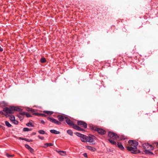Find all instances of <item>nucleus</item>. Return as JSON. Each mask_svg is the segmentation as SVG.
Segmentation results:
<instances>
[{"instance_id": "nucleus-1", "label": "nucleus", "mask_w": 158, "mask_h": 158, "mask_svg": "<svg viewBox=\"0 0 158 158\" xmlns=\"http://www.w3.org/2000/svg\"><path fill=\"white\" fill-rule=\"evenodd\" d=\"M128 143L129 146L127 147V149L131 151L133 153H136L138 143L135 141L130 140L128 141Z\"/></svg>"}, {"instance_id": "nucleus-2", "label": "nucleus", "mask_w": 158, "mask_h": 158, "mask_svg": "<svg viewBox=\"0 0 158 158\" xmlns=\"http://www.w3.org/2000/svg\"><path fill=\"white\" fill-rule=\"evenodd\" d=\"M66 118V117L62 115H58L57 116V118L59 121L54 118L49 117H47V119L52 123L57 125H60L61 124V123L60 122H62L64 119H65Z\"/></svg>"}, {"instance_id": "nucleus-3", "label": "nucleus", "mask_w": 158, "mask_h": 158, "mask_svg": "<svg viewBox=\"0 0 158 158\" xmlns=\"http://www.w3.org/2000/svg\"><path fill=\"white\" fill-rule=\"evenodd\" d=\"M22 110V109L17 106H11L9 108L5 107L3 109V111L7 114H13L14 111H20Z\"/></svg>"}, {"instance_id": "nucleus-4", "label": "nucleus", "mask_w": 158, "mask_h": 158, "mask_svg": "<svg viewBox=\"0 0 158 158\" xmlns=\"http://www.w3.org/2000/svg\"><path fill=\"white\" fill-rule=\"evenodd\" d=\"M65 119L66 123L70 126H73V128L79 131H85L84 129L81 128L77 125L75 124L73 121L67 117H66Z\"/></svg>"}, {"instance_id": "nucleus-5", "label": "nucleus", "mask_w": 158, "mask_h": 158, "mask_svg": "<svg viewBox=\"0 0 158 158\" xmlns=\"http://www.w3.org/2000/svg\"><path fill=\"white\" fill-rule=\"evenodd\" d=\"M96 138V137L95 136L90 135L87 136V142L91 144H94L95 143L94 142Z\"/></svg>"}, {"instance_id": "nucleus-6", "label": "nucleus", "mask_w": 158, "mask_h": 158, "mask_svg": "<svg viewBox=\"0 0 158 158\" xmlns=\"http://www.w3.org/2000/svg\"><path fill=\"white\" fill-rule=\"evenodd\" d=\"M108 135L110 138L113 139H117L119 137V136L116 134L112 132H109L108 133Z\"/></svg>"}, {"instance_id": "nucleus-7", "label": "nucleus", "mask_w": 158, "mask_h": 158, "mask_svg": "<svg viewBox=\"0 0 158 158\" xmlns=\"http://www.w3.org/2000/svg\"><path fill=\"white\" fill-rule=\"evenodd\" d=\"M143 147L144 149H149L150 148V150H153L154 148L151 145H150L149 143H145L143 144Z\"/></svg>"}, {"instance_id": "nucleus-8", "label": "nucleus", "mask_w": 158, "mask_h": 158, "mask_svg": "<svg viewBox=\"0 0 158 158\" xmlns=\"http://www.w3.org/2000/svg\"><path fill=\"white\" fill-rule=\"evenodd\" d=\"M77 124L78 125L83 127L85 128L87 127V123L83 121H78L77 122Z\"/></svg>"}, {"instance_id": "nucleus-9", "label": "nucleus", "mask_w": 158, "mask_h": 158, "mask_svg": "<svg viewBox=\"0 0 158 158\" xmlns=\"http://www.w3.org/2000/svg\"><path fill=\"white\" fill-rule=\"evenodd\" d=\"M97 131L101 135H103L106 133V131L103 129L98 128Z\"/></svg>"}, {"instance_id": "nucleus-10", "label": "nucleus", "mask_w": 158, "mask_h": 158, "mask_svg": "<svg viewBox=\"0 0 158 158\" xmlns=\"http://www.w3.org/2000/svg\"><path fill=\"white\" fill-rule=\"evenodd\" d=\"M123 60V57L121 56L120 55L117 56V58H116L114 59V61L115 62H121Z\"/></svg>"}, {"instance_id": "nucleus-11", "label": "nucleus", "mask_w": 158, "mask_h": 158, "mask_svg": "<svg viewBox=\"0 0 158 158\" xmlns=\"http://www.w3.org/2000/svg\"><path fill=\"white\" fill-rule=\"evenodd\" d=\"M24 113V112H20L19 114L17 115L20 120H22L23 119Z\"/></svg>"}, {"instance_id": "nucleus-12", "label": "nucleus", "mask_w": 158, "mask_h": 158, "mask_svg": "<svg viewBox=\"0 0 158 158\" xmlns=\"http://www.w3.org/2000/svg\"><path fill=\"white\" fill-rule=\"evenodd\" d=\"M25 147L30 152L32 153H33L34 152V150L33 149H32L31 147H30L28 144H26L25 145Z\"/></svg>"}, {"instance_id": "nucleus-13", "label": "nucleus", "mask_w": 158, "mask_h": 158, "mask_svg": "<svg viewBox=\"0 0 158 158\" xmlns=\"http://www.w3.org/2000/svg\"><path fill=\"white\" fill-rule=\"evenodd\" d=\"M90 129L92 130L97 131L98 128V127L95 126L93 125H89Z\"/></svg>"}, {"instance_id": "nucleus-14", "label": "nucleus", "mask_w": 158, "mask_h": 158, "mask_svg": "<svg viewBox=\"0 0 158 158\" xmlns=\"http://www.w3.org/2000/svg\"><path fill=\"white\" fill-rule=\"evenodd\" d=\"M87 136L83 135L82 137L81 138V140L82 141L84 142H87Z\"/></svg>"}, {"instance_id": "nucleus-15", "label": "nucleus", "mask_w": 158, "mask_h": 158, "mask_svg": "<svg viewBox=\"0 0 158 158\" xmlns=\"http://www.w3.org/2000/svg\"><path fill=\"white\" fill-rule=\"evenodd\" d=\"M117 146L121 150H123L124 149V148L122 145V143L120 142H118Z\"/></svg>"}, {"instance_id": "nucleus-16", "label": "nucleus", "mask_w": 158, "mask_h": 158, "mask_svg": "<svg viewBox=\"0 0 158 158\" xmlns=\"http://www.w3.org/2000/svg\"><path fill=\"white\" fill-rule=\"evenodd\" d=\"M50 131L51 133L54 134H58L60 133V131H57L54 129L51 130H50Z\"/></svg>"}, {"instance_id": "nucleus-17", "label": "nucleus", "mask_w": 158, "mask_h": 158, "mask_svg": "<svg viewBox=\"0 0 158 158\" xmlns=\"http://www.w3.org/2000/svg\"><path fill=\"white\" fill-rule=\"evenodd\" d=\"M151 150H150V148H149L148 149H146L144 150V152L146 154H151L152 155H153V154L152 152H150Z\"/></svg>"}, {"instance_id": "nucleus-18", "label": "nucleus", "mask_w": 158, "mask_h": 158, "mask_svg": "<svg viewBox=\"0 0 158 158\" xmlns=\"http://www.w3.org/2000/svg\"><path fill=\"white\" fill-rule=\"evenodd\" d=\"M87 149L90 150L93 152H95L96 151V149L90 146H87L86 147Z\"/></svg>"}, {"instance_id": "nucleus-19", "label": "nucleus", "mask_w": 158, "mask_h": 158, "mask_svg": "<svg viewBox=\"0 0 158 158\" xmlns=\"http://www.w3.org/2000/svg\"><path fill=\"white\" fill-rule=\"evenodd\" d=\"M7 105V103L5 101L0 102V106L4 107Z\"/></svg>"}, {"instance_id": "nucleus-20", "label": "nucleus", "mask_w": 158, "mask_h": 158, "mask_svg": "<svg viewBox=\"0 0 158 158\" xmlns=\"http://www.w3.org/2000/svg\"><path fill=\"white\" fill-rule=\"evenodd\" d=\"M108 140L111 144L115 145L116 146H117V143L114 140L111 139H108Z\"/></svg>"}, {"instance_id": "nucleus-21", "label": "nucleus", "mask_w": 158, "mask_h": 158, "mask_svg": "<svg viewBox=\"0 0 158 158\" xmlns=\"http://www.w3.org/2000/svg\"><path fill=\"white\" fill-rule=\"evenodd\" d=\"M43 112L44 114H46L48 115H51L53 113V112L50 111H44Z\"/></svg>"}, {"instance_id": "nucleus-22", "label": "nucleus", "mask_w": 158, "mask_h": 158, "mask_svg": "<svg viewBox=\"0 0 158 158\" xmlns=\"http://www.w3.org/2000/svg\"><path fill=\"white\" fill-rule=\"evenodd\" d=\"M53 145V144L52 143H46L44 144V148H46L48 147V146H52Z\"/></svg>"}, {"instance_id": "nucleus-23", "label": "nucleus", "mask_w": 158, "mask_h": 158, "mask_svg": "<svg viewBox=\"0 0 158 158\" xmlns=\"http://www.w3.org/2000/svg\"><path fill=\"white\" fill-rule=\"evenodd\" d=\"M118 138H119L121 140H125L127 139V137L124 135H122L119 136Z\"/></svg>"}, {"instance_id": "nucleus-24", "label": "nucleus", "mask_w": 158, "mask_h": 158, "mask_svg": "<svg viewBox=\"0 0 158 158\" xmlns=\"http://www.w3.org/2000/svg\"><path fill=\"white\" fill-rule=\"evenodd\" d=\"M67 133L71 136H73V132L71 130H68L67 131Z\"/></svg>"}, {"instance_id": "nucleus-25", "label": "nucleus", "mask_w": 158, "mask_h": 158, "mask_svg": "<svg viewBox=\"0 0 158 158\" xmlns=\"http://www.w3.org/2000/svg\"><path fill=\"white\" fill-rule=\"evenodd\" d=\"M5 123L6 125L8 127H11V125L7 121H5Z\"/></svg>"}, {"instance_id": "nucleus-26", "label": "nucleus", "mask_w": 158, "mask_h": 158, "mask_svg": "<svg viewBox=\"0 0 158 158\" xmlns=\"http://www.w3.org/2000/svg\"><path fill=\"white\" fill-rule=\"evenodd\" d=\"M24 115H25L27 117L29 118L32 117V116H31V114L28 112H24Z\"/></svg>"}, {"instance_id": "nucleus-27", "label": "nucleus", "mask_w": 158, "mask_h": 158, "mask_svg": "<svg viewBox=\"0 0 158 158\" xmlns=\"http://www.w3.org/2000/svg\"><path fill=\"white\" fill-rule=\"evenodd\" d=\"M31 129H29L28 128L25 127L23 128V130L24 131H28L31 130Z\"/></svg>"}, {"instance_id": "nucleus-28", "label": "nucleus", "mask_w": 158, "mask_h": 158, "mask_svg": "<svg viewBox=\"0 0 158 158\" xmlns=\"http://www.w3.org/2000/svg\"><path fill=\"white\" fill-rule=\"evenodd\" d=\"M38 132L39 133L41 134L44 135L45 134V132L44 130H40L38 131Z\"/></svg>"}, {"instance_id": "nucleus-29", "label": "nucleus", "mask_w": 158, "mask_h": 158, "mask_svg": "<svg viewBox=\"0 0 158 158\" xmlns=\"http://www.w3.org/2000/svg\"><path fill=\"white\" fill-rule=\"evenodd\" d=\"M58 152L60 155H62V156H63L64 155V154L65 153V152L64 151H58Z\"/></svg>"}, {"instance_id": "nucleus-30", "label": "nucleus", "mask_w": 158, "mask_h": 158, "mask_svg": "<svg viewBox=\"0 0 158 158\" xmlns=\"http://www.w3.org/2000/svg\"><path fill=\"white\" fill-rule=\"evenodd\" d=\"M10 120L13 122L15 119V117L14 115H12L10 117Z\"/></svg>"}, {"instance_id": "nucleus-31", "label": "nucleus", "mask_w": 158, "mask_h": 158, "mask_svg": "<svg viewBox=\"0 0 158 158\" xmlns=\"http://www.w3.org/2000/svg\"><path fill=\"white\" fill-rule=\"evenodd\" d=\"M75 134L77 136L81 137H81H82V135H83V134H82L78 132L76 133Z\"/></svg>"}, {"instance_id": "nucleus-32", "label": "nucleus", "mask_w": 158, "mask_h": 158, "mask_svg": "<svg viewBox=\"0 0 158 158\" xmlns=\"http://www.w3.org/2000/svg\"><path fill=\"white\" fill-rule=\"evenodd\" d=\"M46 61V59L44 58H41L40 60V62L42 63H45Z\"/></svg>"}, {"instance_id": "nucleus-33", "label": "nucleus", "mask_w": 158, "mask_h": 158, "mask_svg": "<svg viewBox=\"0 0 158 158\" xmlns=\"http://www.w3.org/2000/svg\"><path fill=\"white\" fill-rule=\"evenodd\" d=\"M26 125L27 126H28V127H33V125L32 124V123H29L27 124H26Z\"/></svg>"}, {"instance_id": "nucleus-34", "label": "nucleus", "mask_w": 158, "mask_h": 158, "mask_svg": "<svg viewBox=\"0 0 158 158\" xmlns=\"http://www.w3.org/2000/svg\"><path fill=\"white\" fill-rule=\"evenodd\" d=\"M13 122V123L17 125L18 124V122L15 120V119Z\"/></svg>"}, {"instance_id": "nucleus-35", "label": "nucleus", "mask_w": 158, "mask_h": 158, "mask_svg": "<svg viewBox=\"0 0 158 158\" xmlns=\"http://www.w3.org/2000/svg\"><path fill=\"white\" fill-rule=\"evenodd\" d=\"M6 156L8 157H13L14 156V155H10L8 153H6Z\"/></svg>"}, {"instance_id": "nucleus-36", "label": "nucleus", "mask_w": 158, "mask_h": 158, "mask_svg": "<svg viewBox=\"0 0 158 158\" xmlns=\"http://www.w3.org/2000/svg\"><path fill=\"white\" fill-rule=\"evenodd\" d=\"M24 140H25L27 142H30L32 141V140H29L28 139H26L25 138H24Z\"/></svg>"}, {"instance_id": "nucleus-37", "label": "nucleus", "mask_w": 158, "mask_h": 158, "mask_svg": "<svg viewBox=\"0 0 158 158\" xmlns=\"http://www.w3.org/2000/svg\"><path fill=\"white\" fill-rule=\"evenodd\" d=\"M38 137L41 140H43L44 139V138L43 137H41L40 135H38Z\"/></svg>"}, {"instance_id": "nucleus-38", "label": "nucleus", "mask_w": 158, "mask_h": 158, "mask_svg": "<svg viewBox=\"0 0 158 158\" xmlns=\"http://www.w3.org/2000/svg\"><path fill=\"white\" fill-rule=\"evenodd\" d=\"M34 114L36 116H40V114L38 113H35L33 114Z\"/></svg>"}, {"instance_id": "nucleus-39", "label": "nucleus", "mask_w": 158, "mask_h": 158, "mask_svg": "<svg viewBox=\"0 0 158 158\" xmlns=\"http://www.w3.org/2000/svg\"><path fill=\"white\" fill-rule=\"evenodd\" d=\"M83 155L85 157H87V154L86 153H84L83 154Z\"/></svg>"}, {"instance_id": "nucleus-40", "label": "nucleus", "mask_w": 158, "mask_h": 158, "mask_svg": "<svg viewBox=\"0 0 158 158\" xmlns=\"http://www.w3.org/2000/svg\"><path fill=\"white\" fill-rule=\"evenodd\" d=\"M40 116H42V117H46V116L45 114H40Z\"/></svg>"}, {"instance_id": "nucleus-41", "label": "nucleus", "mask_w": 158, "mask_h": 158, "mask_svg": "<svg viewBox=\"0 0 158 158\" xmlns=\"http://www.w3.org/2000/svg\"><path fill=\"white\" fill-rule=\"evenodd\" d=\"M41 123L43 124H45V122L44 120H41Z\"/></svg>"}, {"instance_id": "nucleus-42", "label": "nucleus", "mask_w": 158, "mask_h": 158, "mask_svg": "<svg viewBox=\"0 0 158 158\" xmlns=\"http://www.w3.org/2000/svg\"><path fill=\"white\" fill-rule=\"evenodd\" d=\"M24 138H22V137H19V139H21V140H24Z\"/></svg>"}, {"instance_id": "nucleus-43", "label": "nucleus", "mask_w": 158, "mask_h": 158, "mask_svg": "<svg viewBox=\"0 0 158 158\" xmlns=\"http://www.w3.org/2000/svg\"><path fill=\"white\" fill-rule=\"evenodd\" d=\"M30 111L32 112H34L35 111V110L34 109H31L30 110Z\"/></svg>"}, {"instance_id": "nucleus-44", "label": "nucleus", "mask_w": 158, "mask_h": 158, "mask_svg": "<svg viewBox=\"0 0 158 158\" xmlns=\"http://www.w3.org/2000/svg\"><path fill=\"white\" fill-rule=\"evenodd\" d=\"M3 50L2 48H1V47L0 46V52L3 51Z\"/></svg>"}, {"instance_id": "nucleus-45", "label": "nucleus", "mask_w": 158, "mask_h": 158, "mask_svg": "<svg viewBox=\"0 0 158 158\" xmlns=\"http://www.w3.org/2000/svg\"><path fill=\"white\" fill-rule=\"evenodd\" d=\"M1 113H2V112L1 111H0V114Z\"/></svg>"}]
</instances>
